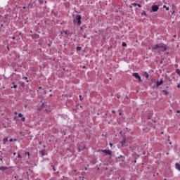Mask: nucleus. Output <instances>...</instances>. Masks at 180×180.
Wrapping results in <instances>:
<instances>
[{
  "label": "nucleus",
  "mask_w": 180,
  "mask_h": 180,
  "mask_svg": "<svg viewBox=\"0 0 180 180\" xmlns=\"http://www.w3.org/2000/svg\"><path fill=\"white\" fill-rule=\"evenodd\" d=\"M149 50H158V53H164L167 50V46L164 44H156L150 46Z\"/></svg>",
  "instance_id": "nucleus-1"
},
{
  "label": "nucleus",
  "mask_w": 180,
  "mask_h": 180,
  "mask_svg": "<svg viewBox=\"0 0 180 180\" xmlns=\"http://www.w3.org/2000/svg\"><path fill=\"white\" fill-rule=\"evenodd\" d=\"M81 19H82V16L81 15H77L75 19L73 20V23H77V25L81 26Z\"/></svg>",
  "instance_id": "nucleus-2"
},
{
  "label": "nucleus",
  "mask_w": 180,
  "mask_h": 180,
  "mask_svg": "<svg viewBox=\"0 0 180 180\" xmlns=\"http://www.w3.org/2000/svg\"><path fill=\"white\" fill-rule=\"evenodd\" d=\"M46 106H47V103H43L41 106L38 108L37 110L39 112H41V110H44Z\"/></svg>",
  "instance_id": "nucleus-3"
},
{
  "label": "nucleus",
  "mask_w": 180,
  "mask_h": 180,
  "mask_svg": "<svg viewBox=\"0 0 180 180\" xmlns=\"http://www.w3.org/2000/svg\"><path fill=\"white\" fill-rule=\"evenodd\" d=\"M101 153H105V154H106V155H110L112 156V150H101Z\"/></svg>",
  "instance_id": "nucleus-4"
},
{
  "label": "nucleus",
  "mask_w": 180,
  "mask_h": 180,
  "mask_svg": "<svg viewBox=\"0 0 180 180\" xmlns=\"http://www.w3.org/2000/svg\"><path fill=\"white\" fill-rule=\"evenodd\" d=\"M133 77H135L136 79H139V82H141V77H140V75L137 72L133 73Z\"/></svg>",
  "instance_id": "nucleus-5"
},
{
  "label": "nucleus",
  "mask_w": 180,
  "mask_h": 180,
  "mask_svg": "<svg viewBox=\"0 0 180 180\" xmlns=\"http://www.w3.org/2000/svg\"><path fill=\"white\" fill-rule=\"evenodd\" d=\"M158 9H160V7H158V5L152 6V11H153V12H158Z\"/></svg>",
  "instance_id": "nucleus-6"
},
{
  "label": "nucleus",
  "mask_w": 180,
  "mask_h": 180,
  "mask_svg": "<svg viewBox=\"0 0 180 180\" xmlns=\"http://www.w3.org/2000/svg\"><path fill=\"white\" fill-rule=\"evenodd\" d=\"M78 150L79 151H82V150H85V145L84 144L79 145Z\"/></svg>",
  "instance_id": "nucleus-7"
},
{
  "label": "nucleus",
  "mask_w": 180,
  "mask_h": 180,
  "mask_svg": "<svg viewBox=\"0 0 180 180\" xmlns=\"http://www.w3.org/2000/svg\"><path fill=\"white\" fill-rule=\"evenodd\" d=\"M121 147H126V139H124L121 142Z\"/></svg>",
  "instance_id": "nucleus-8"
},
{
  "label": "nucleus",
  "mask_w": 180,
  "mask_h": 180,
  "mask_svg": "<svg viewBox=\"0 0 180 180\" xmlns=\"http://www.w3.org/2000/svg\"><path fill=\"white\" fill-rule=\"evenodd\" d=\"M18 117H21L22 122H25L26 121V118L23 117V115L22 113L18 114Z\"/></svg>",
  "instance_id": "nucleus-9"
},
{
  "label": "nucleus",
  "mask_w": 180,
  "mask_h": 180,
  "mask_svg": "<svg viewBox=\"0 0 180 180\" xmlns=\"http://www.w3.org/2000/svg\"><path fill=\"white\" fill-rule=\"evenodd\" d=\"M164 81L162 80V79L160 81V82H158L156 83V86L158 87V86H160V85H162Z\"/></svg>",
  "instance_id": "nucleus-10"
},
{
  "label": "nucleus",
  "mask_w": 180,
  "mask_h": 180,
  "mask_svg": "<svg viewBox=\"0 0 180 180\" xmlns=\"http://www.w3.org/2000/svg\"><path fill=\"white\" fill-rule=\"evenodd\" d=\"M175 168L177 171H180V162L175 164Z\"/></svg>",
  "instance_id": "nucleus-11"
},
{
  "label": "nucleus",
  "mask_w": 180,
  "mask_h": 180,
  "mask_svg": "<svg viewBox=\"0 0 180 180\" xmlns=\"http://www.w3.org/2000/svg\"><path fill=\"white\" fill-rule=\"evenodd\" d=\"M118 159L119 160H120L121 159V161H122V162H124V160H126V158H124V156H123V155H120L119 157H118Z\"/></svg>",
  "instance_id": "nucleus-12"
},
{
  "label": "nucleus",
  "mask_w": 180,
  "mask_h": 180,
  "mask_svg": "<svg viewBox=\"0 0 180 180\" xmlns=\"http://www.w3.org/2000/svg\"><path fill=\"white\" fill-rule=\"evenodd\" d=\"M6 169H9V168L4 166L0 167V171H6Z\"/></svg>",
  "instance_id": "nucleus-13"
},
{
  "label": "nucleus",
  "mask_w": 180,
  "mask_h": 180,
  "mask_svg": "<svg viewBox=\"0 0 180 180\" xmlns=\"http://www.w3.org/2000/svg\"><path fill=\"white\" fill-rule=\"evenodd\" d=\"M45 111L46 112V113H50L51 110H50V106L48 105L47 108L45 109Z\"/></svg>",
  "instance_id": "nucleus-14"
},
{
  "label": "nucleus",
  "mask_w": 180,
  "mask_h": 180,
  "mask_svg": "<svg viewBox=\"0 0 180 180\" xmlns=\"http://www.w3.org/2000/svg\"><path fill=\"white\" fill-rule=\"evenodd\" d=\"M6 143H8V138H4L3 139V144H6Z\"/></svg>",
  "instance_id": "nucleus-15"
},
{
  "label": "nucleus",
  "mask_w": 180,
  "mask_h": 180,
  "mask_svg": "<svg viewBox=\"0 0 180 180\" xmlns=\"http://www.w3.org/2000/svg\"><path fill=\"white\" fill-rule=\"evenodd\" d=\"M39 153L41 154V157H44V155L46 154L44 150H41Z\"/></svg>",
  "instance_id": "nucleus-16"
},
{
  "label": "nucleus",
  "mask_w": 180,
  "mask_h": 180,
  "mask_svg": "<svg viewBox=\"0 0 180 180\" xmlns=\"http://www.w3.org/2000/svg\"><path fill=\"white\" fill-rule=\"evenodd\" d=\"M176 74H178V75H180V70L179 69H176Z\"/></svg>",
  "instance_id": "nucleus-17"
},
{
  "label": "nucleus",
  "mask_w": 180,
  "mask_h": 180,
  "mask_svg": "<svg viewBox=\"0 0 180 180\" xmlns=\"http://www.w3.org/2000/svg\"><path fill=\"white\" fill-rule=\"evenodd\" d=\"M145 75L146 78H148V77H150V75H148L147 72H145Z\"/></svg>",
  "instance_id": "nucleus-18"
},
{
  "label": "nucleus",
  "mask_w": 180,
  "mask_h": 180,
  "mask_svg": "<svg viewBox=\"0 0 180 180\" xmlns=\"http://www.w3.org/2000/svg\"><path fill=\"white\" fill-rule=\"evenodd\" d=\"M162 92H163L164 95H168V91L163 90Z\"/></svg>",
  "instance_id": "nucleus-19"
},
{
  "label": "nucleus",
  "mask_w": 180,
  "mask_h": 180,
  "mask_svg": "<svg viewBox=\"0 0 180 180\" xmlns=\"http://www.w3.org/2000/svg\"><path fill=\"white\" fill-rule=\"evenodd\" d=\"M163 8H165L166 11H169V7H167V6H163Z\"/></svg>",
  "instance_id": "nucleus-20"
},
{
  "label": "nucleus",
  "mask_w": 180,
  "mask_h": 180,
  "mask_svg": "<svg viewBox=\"0 0 180 180\" xmlns=\"http://www.w3.org/2000/svg\"><path fill=\"white\" fill-rule=\"evenodd\" d=\"M126 46H127V44H126V42H122V46L126 47Z\"/></svg>",
  "instance_id": "nucleus-21"
},
{
  "label": "nucleus",
  "mask_w": 180,
  "mask_h": 180,
  "mask_svg": "<svg viewBox=\"0 0 180 180\" xmlns=\"http://www.w3.org/2000/svg\"><path fill=\"white\" fill-rule=\"evenodd\" d=\"M9 141H10V142H12V141H17V139H15L13 140V139H9Z\"/></svg>",
  "instance_id": "nucleus-22"
},
{
  "label": "nucleus",
  "mask_w": 180,
  "mask_h": 180,
  "mask_svg": "<svg viewBox=\"0 0 180 180\" xmlns=\"http://www.w3.org/2000/svg\"><path fill=\"white\" fill-rule=\"evenodd\" d=\"M79 101H81V102H82V96L79 95Z\"/></svg>",
  "instance_id": "nucleus-23"
},
{
  "label": "nucleus",
  "mask_w": 180,
  "mask_h": 180,
  "mask_svg": "<svg viewBox=\"0 0 180 180\" xmlns=\"http://www.w3.org/2000/svg\"><path fill=\"white\" fill-rule=\"evenodd\" d=\"M25 155H28V157H30V153L29 152H26Z\"/></svg>",
  "instance_id": "nucleus-24"
},
{
  "label": "nucleus",
  "mask_w": 180,
  "mask_h": 180,
  "mask_svg": "<svg viewBox=\"0 0 180 180\" xmlns=\"http://www.w3.org/2000/svg\"><path fill=\"white\" fill-rule=\"evenodd\" d=\"M76 50H78V51L81 50V47L80 46H77Z\"/></svg>",
  "instance_id": "nucleus-25"
},
{
  "label": "nucleus",
  "mask_w": 180,
  "mask_h": 180,
  "mask_svg": "<svg viewBox=\"0 0 180 180\" xmlns=\"http://www.w3.org/2000/svg\"><path fill=\"white\" fill-rule=\"evenodd\" d=\"M63 33H64L65 34H68V31H63Z\"/></svg>",
  "instance_id": "nucleus-26"
},
{
  "label": "nucleus",
  "mask_w": 180,
  "mask_h": 180,
  "mask_svg": "<svg viewBox=\"0 0 180 180\" xmlns=\"http://www.w3.org/2000/svg\"><path fill=\"white\" fill-rule=\"evenodd\" d=\"M132 6H137V4L136 3L132 4Z\"/></svg>",
  "instance_id": "nucleus-27"
},
{
  "label": "nucleus",
  "mask_w": 180,
  "mask_h": 180,
  "mask_svg": "<svg viewBox=\"0 0 180 180\" xmlns=\"http://www.w3.org/2000/svg\"><path fill=\"white\" fill-rule=\"evenodd\" d=\"M18 158H22V156L20 155V154L18 153Z\"/></svg>",
  "instance_id": "nucleus-28"
},
{
  "label": "nucleus",
  "mask_w": 180,
  "mask_h": 180,
  "mask_svg": "<svg viewBox=\"0 0 180 180\" xmlns=\"http://www.w3.org/2000/svg\"><path fill=\"white\" fill-rule=\"evenodd\" d=\"M38 1L39 2V4H43V0H38Z\"/></svg>",
  "instance_id": "nucleus-29"
},
{
  "label": "nucleus",
  "mask_w": 180,
  "mask_h": 180,
  "mask_svg": "<svg viewBox=\"0 0 180 180\" xmlns=\"http://www.w3.org/2000/svg\"><path fill=\"white\" fill-rule=\"evenodd\" d=\"M136 6H138L139 8H141V5H140L139 4H136Z\"/></svg>",
  "instance_id": "nucleus-30"
},
{
  "label": "nucleus",
  "mask_w": 180,
  "mask_h": 180,
  "mask_svg": "<svg viewBox=\"0 0 180 180\" xmlns=\"http://www.w3.org/2000/svg\"><path fill=\"white\" fill-rule=\"evenodd\" d=\"M12 88L16 89L18 88V85H14Z\"/></svg>",
  "instance_id": "nucleus-31"
},
{
  "label": "nucleus",
  "mask_w": 180,
  "mask_h": 180,
  "mask_svg": "<svg viewBox=\"0 0 180 180\" xmlns=\"http://www.w3.org/2000/svg\"><path fill=\"white\" fill-rule=\"evenodd\" d=\"M51 167H53V171H56V169L54 168V165H51Z\"/></svg>",
  "instance_id": "nucleus-32"
},
{
  "label": "nucleus",
  "mask_w": 180,
  "mask_h": 180,
  "mask_svg": "<svg viewBox=\"0 0 180 180\" xmlns=\"http://www.w3.org/2000/svg\"><path fill=\"white\" fill-rule=\"evenodd\" d=\"M117 98L118 99H120L121 96H117Z\"/></svg>",
  "instance_id": "nucleus-33"
},
{
  "label": "nucleus",
  "mask_w": 180,
  "mask_h": 180,
  "mask_svg": "<svg viewBox=\"0 0 180 180\" xmlns=\"http://www.w3.org/2000/svg\"><path fill=\"white\" fill-rule=\"evenodd\" d=\"M23 79H27V77H24Z\"/></svg>",
  "instance_id": "nucleus-34"
},
{
  "label": "nucleus",
  "mask_w": 180,
  "mask_h": 180,
  "mask_svg": "<svg viewBox=\"0 0 180 180\" xmlns=\"http://www.w3.org/2000/svg\"><path fill=\"white\" fill-rule=\"evenodd\" d=\"M85 171H88V167L84 168Z\"/></svg>",
  "instance_id": "nucleus-35"
},
{
  "label": "nucleus",
  "mask_w": 180,
  "mask_h": 180,
  "mask_svg": "<svg viewBox=\"0 0 180 180\" xmlns=\"http://www.w3.org/2000/svg\"><path fill=\"white\" fill-rule=\"evenodd\" d=\"M177 88H180V84L177 85Z\"/></svg>",
  "instance_id": "nucleus-36"
},
{
  "label": "nucleus",
  "mask_w": 180,
  "mask_h": 180,
  "mask_svg": "<svg viewBox=\"0 0 180 180\" xmlns=\"http://www.w3.org/2000/svg\"><path fill=\"white\" fill-rule=\"evenodd\" d=\"M112 113H116V111L112 110Z\"/></svg>",
  "instance_id": "nucleus-37"
},
{
  "label": "nucleus",
  "mask_w": 180,
  "mask_h": 180,
  "mask_svg": "<svg viewBox=\"0 0 180 180\" xmlns=\"http://www.w3.org/2000/svg\"><path fill=\"white\" fill-rule=\"evenodd\" d=\"M14 115H18V112H14Z\"/></svg>",
  "instance_id": "nucleus-38"
},
{
  "label": "nucleus",
  "mask_w": 180,
  "mask_h": 180,
  "mask_svg": "<svg viewBox=\"0 0 180 180\" xmlns=\"http://www.w3.org/2000/svg\"><path fill=\"white\" fill-rule=\"evenodd\" d=\"M176 113H180V111H179V110H177V111H176Z\"/></svg>",
  "instance_id": "nucleus-39"
},
{
  "label": "nucleus",
  "mask_w": 180,
  "mask_h": 180,
  "mask_svg": "<svg viewBox=\"0 0 180 180\" xmlns=\"http://www.w3.org/2000/svg\"><path fill=\"white\" fill-rule=\"evenodd\" d=\"M0 161H1V162H2V161H4V160H3L2 158H0Z\"/></svg>",
  "instance_id": "nucleus-40"
},
{
  "label": "nucleus",
  "mask_w": 180,
  "mask_h": 180,
  "mask_svg": "<svg viewBox=\"0 0 180 180\" xmlns=\"http://www.w3.org/2000/svg\"><path fill=\"white\" fill-rule=\"evenodd\" d=\"M110 147H112V146H113L112 143H110Z\"/></svg>",
  "instance_id": "nucleus-41"
},
{
  "label": "nucleus",
  "mask_w": 180,
  "mask_h": 180,
  "mask_svg": "<svg viewBox=\"0 0 180 180\" xmlns=\"http://www.w3.org/2000/svg\"><path fill=\"white\" fill-rule=\"evenodd\" d=\"M14 178L16 179V178H18V176H15Z\"/></svg>",
  "instance_id": "nucleus-42"
},
{
  "label": "nucleus",
  "mask_w": 180,
  "mask_h": 180,
  "mask_svg": "<svg viewBox=\"0 0 180 180\" xmlns=\"http://www.w3.org/2000/svg\"><path fill=\"white\" fill-rule=\"evenodd\" d=\"M86 68V66H83V68Z\"/></svg>",
  "instance_id": "nucleus-43"
},
{
  "label": "nucleus",
  "mask_w": 180,
  "mask_h": 180,
  "mask_svg": "<svg viewBox=\"0 0 180 180\" xmlns=\"http://www.w3.org/2000/svg\"><path fill=\"white\" fill-rule=\"evenodd\" d=\"M166 154H167V155H169V153H167Z\"/></svg>",
  "instance_id": "nucleus-44"
},
{
  "label": "nucleus",
  "mask_w": 180,
  "mask_h": 180,
  "mask_svg": "<svg viewBox=\"0 0 180 180\" xmlns=\"http://www.w3.org/2000/svg\"><path fill=\"white\" fill-rule=\"evenodd\" d=\"M13 155H16V153H13Z\"/></svg>",
  "instance_id": "nucleus-45"
},
{
  "label": "nucleus",
  "mask_w": 180,
  "mask_h": 180,
  "mask_svg": "<svg viewBox=\"0 0 180 180\" xmlns=\"http://www.w3.org/2000/svg\"><path fill=\"white\" fill-rule=\"evenodd\" d=\"M39 89H42L41 86L39 88Z\"/></svg>",
  "instance_id": "nucleus-46"
},
{
  "label": "nucleus",
  "mask_w": 180,
  "mask_h": 180,
  "mask_svg": "<svg viewBox=\"0 0 180 180\" xmlns=\"http://www.w3.org/2000/svg\"><path fill=\"white\" fill-rule=\"evenodd\" d=\"M13 40H15V37H13Z\"/></svg>",
  "instance_id": "nucleus-47"
},
{
  "label": "nucleus",
  "mask_w": 180,
  "mask_h": 180,
  "mask_svg": "<svg viewBox=\"0 0 180 180\" xmlns=\"http://www.w3.org/2000/svg\"><path fill=\"white\" fill-rule=\"evenodd\" d=\"M122 115V112H120V116Z\"/></svg>",
  "instance_id": "nucleus-48"
},
{
  "label": "nucleus",
  "mask_w": 180,
  "mask_h": 180,
  "mask_svg": "<svg viewBox=\"0 0 180 180\" xmlns=\"http://www.w3.org/2000/svg\"><path fill=\"white\" fill-rule=\"evenodd\" d=\"M174 37H176V35H174Z\"/></svg>",
  "instance_id": "nucleus-49"
},
{
  "label": "nucleus",
  "mask_w": 180,
  "mask_h": 180,
  "mask_svg": "<svg viewBox=\"0 0 180 180\" xmlns=\"http://www.w3.org/2000/svg\"><path fill=\"white\" fill-rule=\"evenodd\" d=\"M19 180H23V179H20Z\"/></svg>",
  "instance_id": "nucleus-50"
},
{
  "label": "nucleus",
  "mask_w": 180,
  "mask_h": 180,
  "mask_svg": "<svg viewBox=\"0 0 180 180\" xmlns=\"http://www.w3.org/2000/svg\"><path fill=\"white\" fill-rule=\"evenodd\" d=\"M26 7H23V9H25Z\"/></svg>",
  "instance_id": "nucleus-51"
},
{
  "label": "nucleus",
  "mask_w": 180,
  "mask_h": 180,
  "mask_svg": "<svg viewBox=\"0 0 180 180\" xmlns=\"http://www.w3.org/2000/svg\"><path fill=\"white\" fill-rule=\"evenodd\" d=\"M27 82H29V80H27Z\"/></svg>",
  "instance_id": "nucleus-52"
},
{
  "label": "nucleus",
  "mask_w": 180,
  "mask_h": 180,
  "mask_svg": "<svg viewBox=\"0 0 180 180\" xmlns=\"http://www.w3.org/2000/svg\"><path fill=\"white\" fill-rule=\"evenodd\" d=\"M50 96H53V95L51 94Z\"/></svg>",
  "instance_id": "nucleus-53"
},
{
  "label": "nucleus",
  "mask_w": 180,
  "mask_h": 180,
  "mask_svg": "<svg viewBox=\"0 0 180 180\" xmlns=\"http://www.w3.org/2000/svg\"><path fill=\"white\" fill-rule=\"evenodd\" d=\"M39 144H41V142H39Z\"/></svg>",
  "instance_id": "nucleus-54"
}]
</instances>
